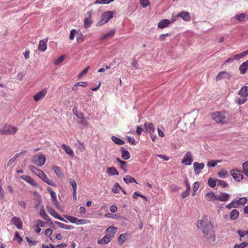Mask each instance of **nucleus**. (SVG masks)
I'll return each mask as SVG.
<instances>
[{"instance_id":"nucleus-1","label":"nucleus","mask_w":248,"mask_h":248,"mask_svg":"<svg viewBox=\"0 0 248 248\" xmlns=\"http://www.w3.org/2000/svg\"><path fill=\"white\" fill-rule=\"evenodd\" d=\"M30 170L35 175L38 176L43 181L46 183L48 185L56 187V184L51 179L48 178L46 173L42 171L41 170L37 169L36 167L33 165L29 166Z\"/></svg>"},{"instance_id":"nucleus-27","label":"nucleus","mask_w":248,"mask_h":248,"mask_svg":"<svg viewBox=\"0 0 248 248\" xmlns=\"http://www.w3.org/2000/svg\"><path fill=\"white\" fill-rule=\"evenodd\" d=\"M117 230V228H116L115 227H113V226H110V227H108V229H107L106 230L105 232L107 234H110L111 236H112V237H113L114 236V235L116 232Z\"/></svg>"},{"instance_id":"nucleus-21","label":"nucleus","mask_w":248,"mask_h":248,"mask_svg":"<svg viewBox=\"0 0 248 248\" xmlns=\"http://www.w3.org/2000/svg\"><path fill=\"white\" fill-rule=\"evenodd\" d=\"M107 173L109 176L119 175L118 171L114 167H108L107 169Z\"/></svg>"},{"instance_id":"nucleus-26","label":"nucleus","mask_w":248,"mask_h":248,"mask_svg":"<svg viewBox=\"0 0 248 248\" xmlns=\"http://www.w3.org/2000/svg\"><path fill=\"white\" fill-rule=\"evenodd\" d=\"M248 87L247 86H243L241 90L238 92V94L242 97H247L248 96Z\"/></svg>"},{"instance_id":"nucleus-14","label":"nucleus","mask_w":248,"mask_h":248,"mask_svg":"<svg viewBox=\"0 0 248 248\" xmlns=\"http://www.w3.org/2000/svg\"><path fill=\"white\" fill-rule=\"evenodd\" d=\"M204 165L203 163H198L195 162L193 163V168L194 172L196 174H199L201 170L204 168Z\"/></svg>"},{"instance_id":"nucleus-42","label":"nucleus","mask_w":248,"mask_h":248,"mask_svg":"<svg viewBox=\"0 0 248 248\" xmlns=\"http://www.w3.org/2000/svg\"><path fill=\"white\" fill-rule=\"evenodd\" d=\"M248 54V50L245 51L241 53L234 55V58L237 60L241 59Z\"/></svg>"},{"instance_id":"nucleus-8","label":"nucleus","mask_w":248,"mask_h":248,"mask_svg":"<svg viewBox=\"0 0 248 248\" xmlns=\"http://www.w3.org/2000/svg\"><path fill=\"white\" fill-rule=\"evenodd\" d=\"M193 161V155L190 152H187L185 154L184 157L182 160V163L186 166L191 164Z\"/></svg>"},{"instance_id":"nucleus-57","label":"nucleus","mask_w":248,"mask_h":248,"mask_svg":"<svg viewBox=\"0 0 248 248\" xmlns=\"http://www.w3.org/2000/svg\"><path fill=\"white\" fill-rule=\"evenodd\" d=\"M78 143L79 150H80V152H83V151H84L85 150V148H86L85 144L83 142H82L78 140Z\"/></svg>"},{"instance_id":"nucleus-60","label":"nucleus","mask_w":248,"mask_h":248,"mask_svg":"<svg viewBox=\"0 0 248 248\" xmlns=\"http://www.w3.org/2000/svg\"><path fill=\"white\" fill-rule=\"evenodd\" d=\"M217 185L221 186L223 187H225L228 186V184L224 181L217 179Z\"/></svg>"},{"instance_id":"nucleus-49","label":"nucleus","mask_w":248,"mask_h":248,"mask_svg":"<svg viewBox=\"0 0 248 248\" xmlns=\"http://www.w3.org/2000/svg\"><path fill=\"white\" fill-rule=\"evenodd\" d=\"M221 162L220 160H212L211 161H209L207 163V165L208 167H215L217 163Z\"/></svg>"},{"instance_id":"nucleus-28","label":"nucleus","mask_w":248,"mask_h":248,"mask_svg":"<svg viewBox=\"0 0 248 248\" xmlns=\"http://www.w3.org/2000/svg\"><path fill=\"white\" fill-rule=\"evenodd\" d=\"M62 148L68 155L72 157L74 156V152L69 146L65 144H62Z\"/></svg>"},{"instance_id":"nucleus-32","label":"nucleus","mask_w":248,"mask_h":248,"mask_svg":"<svg viewBox=\"0 0 248 248\" xmlns=\"http://www.w3.org/2000/svg\"><path fill=\"white\" fill-rule=\"evenodd\" d=\"M239 212L236 209L232 210L230 213V218L231 220L236 219L239 216Z\"/></svg>"},{"instance_id":"nucleus-34","label":"nucleus","mask_w":248,"mask_h":248,"mask_svg":"<svg viewBox=\"0 0 248 248\" xmlns=\"http://www.w3.org/2000/svg\"><path fill=\"white\" fill-rule=\"evenodd\" d=\"M111 140L115 143L118 145H123L125 143L123 140L115 136H112Z\"/></svg>"},{"instance_id":"nucleus-6","label":"nucleus","mask_w":248,"mask_h":248,"mask_svg":"<svg viewBox=\"0 0 248 248\" xmlns=\"http://www.w3.org/2000/svg\"><path fill=\"white\" fill-rule=\"evenodd\" d=\"M46 160V157L44 155L41 154L39 155L33 156L32 158V161L38 166H43Z\"/></svg>"},{"instance_id":"nucleus-51","label":"nucleus","mask_w":248,"mask_h":248,"mask_svg":"<svg viewBox=\"0 0 248 248\" xmlns=\"http://www.w3.org/2000/svg\"><path fill=\"white\" fill-rule=\"evenodd\" d=\"M140 4L143 8L150 5L149 0H140Z\"/></svg>"},{"instance_id":"nucleus-44","label":"nucleus","mask_w":248,"mask_h":248,"mask_svg":"<svg viewBox=\"0 0 248 248\" xmlns=\"http://www.w3.org/2000/svg\"><path fill=\"white\" fill-rule=\"evenodd\" d=\"M247 202V199L245 197L240 198L238 200L236 201V204L239 205H244Z\"/></svg>"},{"instance_id":"nucleus-35","label":"nucleus","mask_w":248,"mask_h":248,"mask_svg":"<svg viewBox=\"0 0 248 248\" xmlns=\"http://www.w3.org/2000/svg\"><path fill=\"white\" fill-rule=\"evenodd\" d=\"M40 215L44 219L47 221H51L49 217L46 214L44 208L43 207L40 210Z\"/></svg>"},{"instance_id":"nucleus-19","label":"nucleus","mask_w":248,"mask_h":248,"mask_svg":"<svg viewBox=\"0 0 248 248\" xmlns=\"http://www.w3.org/2000/svg\"><path fill=\"white\" fill-rule=\"evenodd\" d=\"M248 69V60L242 63L239 67V71L241 74H245Z\"/></svg>"},{"instance_id":"nucleus-63","label":"nucleus","mask_w":248,"mask_h":248,"mask_svg":"<svg viewBox=\"0 0 248 248\" xmlns=\"http://www.w3.org/2000/svg\"><path fill=\"white\" fill-rule=\"evenodd\" d=\"M45 234L46 237H49L50 236L52 233H53V230L51 229L48 228L46 229L45 231Z\"/></svg>"},{"instance_id":"nucleus-37","label":"nucleus","mask_w":248,"mask_h":248,"mask_svg":"<svg viewBox=\"0 0 248 248\" xmlns=\"http://www.w3.org/2000/svg\"><path fill=\"white\" fill-rule=\"evenodd\" d=\"M47 191L50 194L52 201H56L57 200L56 193L50 187L47 188Z\"/></svg>"},{"instance_id":"nucleus-23","label":"nucleus","mask_w":248,"mask_h":248,"mask_svg":"<svg viewBox=\"0 0 248 248\" xmlns=\"http://www.w3.org/2000/svg\"><path fill=\"white\" fill-rule=\"evenodd\" d=\"M120 150L122 152V158L123 159L127 160L130 157L131 155L130 153L128 151L125 150L124 147H121Z\"/></svg>"},{"instance_id":"nucleus-38","label":"nucleus","mask_w":248,"mask_h":248,"mask_svg":"<svg viewBox=\"0 0 248 248\" xmlns=\"http://www.w3.org/2000/svg\"><path fill=\"white\" fill-rule=\"evenodd\" d=\"M93 23L90 18H85L84 20V26L85 28H89L91 26Z\"/></svg>"},{"instance_id":"nucleus-59","label":"nucleus","mask_w":248,"mask_h":248,"mask_svg":"<svg viewBox=\"0 0 248 248\" xmlns=\"http://www.w3.org/2000/svg\"><path fill=\"white\" fill-rule=\"evenodd\" d=\"M242 98H238L236 99V102L239 105L244 104L247 101V97H242Z\"/></svg>"},{"instance_id":"nucleus-54","label":"nucleus","mask_w":248,"mask_h":248,"mask_svg":"<svg viewBox=\"0 0 248 248\" xmlns=\"http://www.w3.org/2000/svg\"><path fill=\"white\" fill-rule=\"evenodd\" d=\"M78 32L76 30L73 29L70 31V35H69V39L70 40H73L75 35L78 34Z\"/></svg>"},{"instance_id":"nucleus-61","label":"nucleus","mask_w":248,"mask_h":248,"mask_svg":"<svg viewBox=\"0 0 248 248\" xmlns=\"http://www.w3.org/2000/svg\"><path fill=\"white\" fill-rule=\"evenodd\" d=\"M237 232L241 238L244 237L245 235L247 234H248V230H239L237 231Z\"/></svg>"},{"instance_id":"nucleus-12","label":"nucleus","mask_w":248,"mask_h":248,"mask_svg":"<svg viewBox=\"0 0 248 248\" xmlns=\"http://www.w3.org/2000/svg\"><path fill=\"white\" fill-rule=\"evenodd\" d=\"M11 221L18 229L21 230L22 229V222L19 217H14L11 219Z\"/></svg>"},{"instance_id":"nucleus-41","label":"nucleus","mask_w":248,"mask_h":248,"mask_svg":"<svg viewBox=\"0 0 248 248\" xmlns=\"http://www.w3.org/2000/svg\"><path fill=\"white\" fill-rule=\"evenodd\" d=\"M217 183V179L215 180V179H213L212 178H210L208 181V185L211 187H212V188L215 187Z\"/></svg>"},{"instance_id":"nucleus-64","label":"nucleus","mask_w":248,"mask_h":248,"mask_svg":"<svg viewBox=\"0 0 248 248\" xmlns=\"http://www.w3.org/2000/svg\"><path fill=\"white\" fill-rule=\"evenodd\" d=\"M87 223V220L84 219H78L77 218V220L76 221V223L77 225L79 224H84Z\"/></svg>"},{"instance_id":"nucleus-15","label":"nucleus","mask_w":248,"mask_h":248,"mask_svg":"<svg viewBox=\"0 0 248 248\" xmlns=\"http://www.w3.org/2000/svg\"><path fill=\"white\" fill-rule=\"evenodd\" d=\"M112 238V236H111L109 234H107L102 239L97 240V243L98 244H107L110 242Z\"/></svg>"},{"instance_id":"nucleus-29","label":"nucleus","mask_w":248,"mask_h":248,"mask_svg":"<svg viewBox=\"0 0 248 248\" xmlns=\"http://www.w3.org/2000/svg\"><path fill=\"white\" fill-rule=\"evenodd\" d=\"M55 223L59 227L62 228V229H66V230H71V229H72L74 228V227L71 225H65V224L62 223L61 222H60L55 221Z\"/></svg>"},{"instance_id":"nucleus-13","label":"nucleus","mask_w":248,"mask_h":248,"mask_svg":"<svg viewBox=\"0 0 248 248\" xmlns=\"http://www.w3.org/2000/svg\"><path fill=\"white\" fill-rule=\"evenodd\" d=\"M232 77V76L226 71H222L219 73L216 78V80H220L224 78L230 79Z\"/></svg>"},{"instance_id":"nucleus-62","label":"nucleus","mask_w":248,"mask_h":248,"mask_svg":"<svg viewBox=\"0 0 248 248\" xmlns=\"http://www.w3.org/2000/svg\"><path fill=\"white\" fill-rule=\"evenodd\" d=\"M70 183L71 186L73 187V190L74 191H76L77 190V183L76 181L74 179H70Z\"/></svg>"},{"instance_id":"nucleus-10","label":"nucleus","mask_w":248,"mask_h":248,"mask_svg":"<svg viewBox=\"0 0 248 248\" xmlns=\"http://www.w3.org/2000/svg\"><path fill=\"white\" fill-rule=\"evenodd\" d=\"M231 174L233 179L237 181H240L243 179V175L237 170H232L231 171Z\"/></svg>"},{"instance_id":"nucleus-50","label":"nucleus","mask_w":248,"mask_h":248,"mask_svg":"<svg viewBox=\"0 0 248 248\" xmlns=\"http://www.w3.org/2000/svg\"><path fill=\"white\" fill-rule=\"evenodd\" d=\"M84 35L81 32H78L77 34V41L78 43H82L84 41Z\"/></svg>"},{"instance_id":"nucleus-31","label":"nucleus","mask_w":248,"mask_h":248,"mask_svg":"<svg viewBox=\"0 0 248 248\" xmlns=\"http://www.w3.org/2000/svg\"><path fill=\"white\" fill-rule=\"evenodd\" d=\"M116 31L115 30H112L110 31L105 33L103 36L100 38L101 40H104L107 38L112 37L114 35Z\"/></svg>"},{"instance_id":"nucleus-53","label":"nucleus","mask_w":248,"mask_h":248,"mask_svg":"<svg viewBox=\"0 0 248 248\" xmlns=\"http://www.w3.org/2000/svg\"><path fill=\"white\" fill-rule=\"evenodd\" d=\"M14 240L16 241L18 243H21L22 241V238L19 235L18 232H16L14 236Z\"/></svg>"},{"instance_id":"nucleus-11","label":"nucleus","mask_w":248,"mask_h":248,"mask_svg":"<svg viewBox=\"0 0 248 248\" xmlns=\"http://www.w3.org/2000/svg\"><path fill=\"white\" fill-rule=\"evenodd\" d=\"M47 91L46 89H43L40 91L36 93L33 96V99L37 102L42 98L44 97L46 94Z\"/></svg>"},{"instance_id":"nucleus-48","label":"nucleus","mask_w":248,"mask_h":248,"mask_svg":"<svg viewBox=\"0 0 248 248\" xmlns=\"http://www.w3.org/2000/svg\"><path fill=\"white\" fill-rule=\"evenodd\" d=\"M64 217L67 219L69 221L72 223H76V221L77 220V217L68 216V215H64Z\"/></svg>"},{"instance_id":"nucleus-36","label":"nucleus","mask_w":248,"mask_h":248,"mask_svg":"<svg viewBox=\"0 0 248 248\" xmlns=\"http://www.w3.org/2000/svg\"><path fill=\"white\" fill-rule=\"evenodd\" d=\"M116 160L121 164L120 168L124 170L125 172H126V169L125 164L126 162L124 161L121 160L119 158L117 157Z\"/></svg>"},{"instance_id":"nucleus-22","label":"nucleus","mask_w":248,"mask_h":248,"mask_svg":"<svg viewBox=\"0 0 248 248\" xmlns=\"http://www.w3.org/2000/svg\"><path fill=\"white\" fill-rule=\"evenodd\" d=\"M205 198L207 201L210 202H214L217 201V196L213 192H209L205 195Z\"/></svg>"},{"instance_id":"nucleus-5","label":"nucleus","mask_w":248,"mask_h":248,"mask_svg":"<svg viewBox=\"0 0 248 248\" xmlns=\"http://www.w3.org/2000/svg\"><path fill=\"white\" fill-rule=\"evenodd\" d=\"M114 14V13L112 11H107L104 12L102 15L100 21L97 23V26H100L107 23L113 17Z\"/></svg>"},{"instance_id":"nucleus-33","label":"nucleus","mask_w":248,"mask_h":248,"mask_svg":"<svg viewBox=\"0 0 248 248\" xmlns=\"http://www.w3.org/2000/svg\"><path fill=\"white\" fill-rule=\"evenodd\" d=\"M210 225V224H208L207 222L202 221V220H199L197 223V227L200 229H202V230L204 228H207V226Z\"/></svg>"},{"instance_id":"nucleus-43","label":"nucleus","mask_w":248,"mask_h":248,"mask_svg":"<svg viewBox=\"0 0 248 248\" xmlns=\"http://www.w3.org/2000/svg\"><path fill=\"white\" fill-rule=\"evenodd\" d=\"M35 224L34 226L35 228H38V227H44L45 225V222L40 219H37L35 220Z\"/></svg>"},{"instance_id":"nucleus-16","label":"nucleus","mask_w":248,"mask_h":248,"mask_svg":"<svg viewBox=\"0 0 248 248\" xmlns=\"http://www.w3.org/2000/svg\"><path fill=\"white\" fill-rule=\"evenodd\" d=\"M176 17H181L184 20L186 21H188L190 20V16L189 13L187 12H182L178 14L177 15Z\"/></svg>"},{"instance_id":"nucleus-20","label":"nucleus","mask_w":248,"mask_h":248,"mask_svg":"<svg viewBox=\"0 0 248 248\" xmlns=\"http://www.w3.org/2000/svg\"><path fill=\"white\" fill-rule=\"evenodd\" d=\"M144 126L149 134L155 132V129L152 123L145 122Z\"/></svg>"},{"instance_id":"nucleus-39","label":"nucleus","mask_w":248,"mask_h":248,"mask_svg":"<svg viewBox=\"0 0 248 248\" xmlns=\"http://www.w3.org/2000/svg\"><path fill=\"white\" fill-rule=\"evenodd\" d=\"M246 14L241 13L235 16L236 19L239 21H244L246 19Z\"/></svg>"},{"instance_id":"nucleus-52","label":"nucleus","mask_w":248,"mask_h":248,"mask_svg":"<svg viewBox=\"0 0 248 248\" xmlns=\"http://www.w3.org/2000/svg\"><path fill=\"white\" fill-rule=\"evenodd\" d=\"M114 0H96L94 3L95 4H108Z\"/></svg>"},{"instance_id":"nucleus-47","label":"nucleus","mask_w":248,"mask_h":248,"mask_svg":"<svg viewBox=\"0 0 248 248\" xmlns=\"http://www.w3.org/2000/svg\"><path fill=\"white\" fill-rule=\"evenodd\" d=\"M242 167L244 174L248 177V161L244 162L242 165Z\"/></svg>"},{"instance_id":"nucleus-25","label":"nucleus","mask_w":248,"mask_h":248,"mask_svg":"<svg viewBox=\"0 0 248 248\" xmlns=\"http://www.w3.org/2000/svg\"><path fill=\"white\" fill-rule=\"evenodd\" d=\"M170 21L168 19H162L158 24V27L160 29H163L168 27Z\"/></svg>"},{"instance_id":"nucleus-55","label":"nucleus","mask_w":248,"mask_h":248,"mask_svg":"<svg viewBox=\"0 0 248 248\" xmlns=\"http://www.w3.org/2000/svg\"><path fill=\"white\" fill-rule=\"evenodd\" d=\"M248 246V243L244 242L241 243L240 244H236V245H234V248H245Z\"/></svg>"},{"instance_id":"nucleus-3","label":"nucleus","mask_w":248,"mask_h":248,"mask_svg":"<svg viewBox=\"0 0 248 248\" xmlns=\"http://www.w3.org/2000/svg\"><path fill=\"white\" fill-rule=\"evenodd\" d=\"M202 232L209 243H213L215 241L216 234L212 225L207 226V228H204L202 230Z\"/></svg>"},{"instance_id":"nucleus-17","label":"nucleus","mask_w":248,"mask_h":248,"mask_svg":"<svg viewBox=\"0 0 248 248\" xmlns=\"http://www.w3.org/2000/svg\"><path fill=\"white\" fill-rule=\"evenodd\" d=\"M230 198V195L227 193H221L219 195H217V200L221 202H226Z\"/></svg>"},{"instance_id":"nucleus-24","label":"nucleus","mask_w":248,"mask_h":248,"mask_svg":"<svg viewBox=\"0 0 248 248\" xmlns=\"http://www.w3.org/2000/svg\"><path fill=\"white\" fill-rule=\"evenodd\" d=\"M51 169L54 170L58 177H61L63 176L62 170L59 167L53 165L51 167Z\"/></svg>"},{"instance_id":"nucleus-45","label":"nucleus","mask_w":248,"mask_h":248,"mask_svg":"<svg viewBox=\"0 0 248 248\" xmlns=\"http://www.w3.org/2000/svg\"><path fill=\"white\" fill-rule=\"evenodd\" d=\"M126 235V233L124 234H121L119 235L118 237V241L120 244V245H122L125 241H126V237L125 235Z\"/></svg>"},{"instance_id":"nucleus-4","label":"nucleus","mask_w":248,"mask_h":248,"mask_svg":"<svg viewBox=\"0 0 248 248\" xmlns=\"http://www.w3.org/2000/svg\"><path fill=\"white\" fill-rule=\"evenodd\" d=\"M17 131V128L11 124H4L0 127V134L8 135H14Z\"/></svg>"},{"instance_id":"nucleus-58","label":"nucleus","mask_w":248,"mask_h":248,"mask_svg":"<svg viewBox=\"0 0 248 248\" xmlns=\"http://www.w3.org/2000/svg\"><path fill=\"white\" fill-rule=\"evenodd\" d=\"M238 205L236 204V201H233L230 203H229L227 205H226V208L229 209L232 208H236L238 207Z\"/></svg>"},{"instance_id":"nucleus-2","label":"nucleus","mask_w":248,"mask_h":248,"mask_svg":"<svg viewBox=\"0 0 248 248\" xmlns=\"http://www.w3.org/2000/svg\"><path fill=\"white\" fill-rule=\"evenodd\" d=\"M211 117L217 123L222 124L227 123L230 120L229 114L226 111L214 112Z\"/></svg>"},{"instance_id":"nucleus-30","label":"nucleus","mask_w":248,"mask_h":248,"mask_svg":"<svg viewBox=\"0 0 248 248\" xmlns=\"http://www.w3.org/2000/svg\"><path fill=\"white\" fill-rule=\"evenodd\" d=\"M123 180L127 184L132 183H136L137 184V182H136V180L135 179V178L130 175H126L123 178Z\"/></svg>"},{"instance_id":"nucleus-56","label":"nucleus","mask_w":248,"mask_h":248,"mask_svg":"<svg viewBox=\"0 0 248 248\" xmlns=\"http://www.w3.org/2000/svg\"><path fill=\"white\" fill-rule=\"evenodd\" d=\"M64 59V56L62 55V56H60L58 59H57L55 61L54 64L56 65H59L63 61Z\"/></svg>"},{"instance_id":"nucleus-40","label":"nucleus","mask_w":248,"mask_h":248,"mask_svg":"<svg viewBox=\"0 0 248 248\" xmlns=\"http://www.w3.org/2000/svg\"><path fill=\"white\" fill-rule=\"evenodd\" d=\"M217 174L220 178L227 177L228 176V171L224 170H221L218 171Z\"/></svg>"},{"instance_id":"nucleus-46","label":"nucleus","mask_w":248,"mask_h":248,"mask_svg":"<svg viewBox=\"0 0 248 248\" xmlns=\"http://www.w3.org/2000/svg\"><path fill=\"white\" fill-rule=\"evenodd\" d=\"M21 154H22V153H20L16 154L13 157H12L11 159H10L9 160V161L7 163V166L8 167L10 166Z\"/></svg>"},{"instance_id":"nucleus-9","label":"nucleus","mask_w":248,"mask_h":248,"mask_svg":"<svg viewBox=\"0 0 248 248\" xmlns=\"http://www.w3.org/2000/svg\"><path fill=\"white\" fill-rule=\"evenodd\" d=\"M46 209H47V211H48V212L55 218H56L62 221H64L65 222H67L63 217H62L60 215H59L55 211V210L54 209H53L52 207L47 206Z\"/></svg>"},{"instance_id":"nucleus-7","label":"nucleus","mask_w":248,"mask_h":248,"mask_svg":"<svg viewBox=\"0 0 248 248\" xmlns=\"http://www.w3.org/2000/svg\"><path fill=\"white\" fill-rule=\"evenodd\" d=\"M19 178L35 187L38 188L39 186L38 184L29 175H22L20 176Z\"/></svg>"},{"instance_id":"nucleus-18","label":"nucleus","mask_w":248,"mask_h":248,"mask_svg":"<svg viewBox=\"0 0 248 248\" xmlns=\"http://www.w3.org/2000/svg\"><path fill=\"white\" fill-rule=\"evenodd\" d=\"M47 42V38L40 40L38 46V50L42 52L45 51L46 49Z\"/></svg>"}]
</instances>
